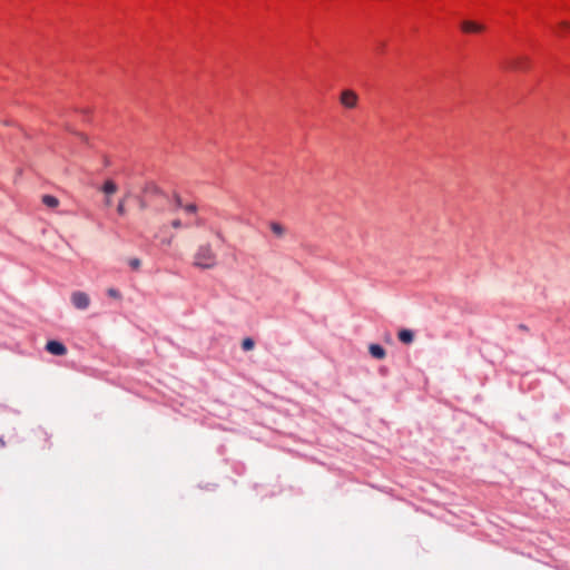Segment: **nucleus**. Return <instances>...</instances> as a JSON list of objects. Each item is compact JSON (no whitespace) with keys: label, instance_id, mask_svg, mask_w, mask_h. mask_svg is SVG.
Returning <instances> with one entry per match:
<instances>
[{"label":"nucleus","instance_id":"f257e3e1","mask_svg":"<svg viewBox=\"0 0 570 570\" xmlns=\"http://www.w3.org/2000/svg\"><path fill=\"white\" fill-rule=\"evenodd\" d=\"M193 259L194 266L200 269H213L218 264L217 254L208 243L197 247Z\"/></svg>","mask_w":570,"mask_h":570},{"label":"nucleus","instance_id":"f03ea898","mask_svg":"<svg viewBox=\"0 0 570 570\" xmlns=\"http://www.w3.org/2000/svg\"><path fill=\"white\" fill-rule=\"evenodd\" d=\"M530 66V60L525 56H518L510 59H507L503 62V68L510 69V70H527Z\"/></svg>","mask_w":570,"mask_h":570},{"label":"nucleus","instance_id":"7ed1b4c3","mask_svg":"<svg viewBox=\"0 0 570 570\" xmlns=\"http://www.w3.org/2000/svg\"><path fill=\"white\" fill-rule=\"evenodd\" d=\"M340 102L343 107L347 109H353L357 106L358 96L352 89H344L340 96Z\"/></svg>","mask_w":570,"mask_h":570},{"label":"nucleus","instance_id":"20e7f679","mask_svg":"<svg viewBox=\"0 0 570 570\" xmlns=\"http://www.w3.org/2000/svg\"><path fill=\"white\" fill-rule=\"evenodd\" d=\"M71 302L76 308L86 309L90 304V298L83 292H75L71 295Z\"/></svg>","mask_w":570,"mask_h":570},{"label":"nucleus","instance_id":"39448f33","mask_svg":"<svg viewBox=\"0 0 570 570\" xmlns=\"http://www.w3.org/2000/svg\"><path fill=\"white\" fill-rule=\"evenodd\" d=\"M461 30L464 33L476 35L484 31V26L475 21L464 20L461 22Z\"/></svg>","mask_w":570,"mask_h":570},{"label":"nucleus","instance_id":"423d86ee","mask_svg":"<svg viewBox=\"0 0 570 570\" xmlns=\"http://www.w3.org/2000/svg\"><path fill=\"white\" fill-rule=\"evenodd\" d=\"M46 350L49 353L58 356L65 355L67 353L66 346L58 341H49L47 343Z\"/></svg>","mask_w":570,"mask_h":570},{"label":"nucleus","instance_id":"0eeeda50","mask_svg":"<svg viewBox=\"0 0 570 570\" xmlns=\"http://www.w3.org/2000/svg\"><path fill=\"white\" fill-rule=\"evenodd\" d=\"M397 338L403 344L409 345L414 341V332L407 328H402L397 332Z\"/></svg>","mask_w":570,"mask_h":570},{"label":"nucleus","instance_id":"6e6552de","mask_svg":"<svg viewBox=\"0 0 570 570\" xmlns=\"http://www.w3.org/2000/svg\"><path fill=\"white\" fill-rule=\"evenodd\" d=\"M370 353L374 358L381 360L385 356L384 348L379 344L370 345Z\"/></svg>","mask_w":570,"mask_h":570},{"label":"nucleus","instance_id":"1a4fd4ad","mask_svg":"<svg viewBox=\"0 0 570 570\" xmlns=\"http://www.w3.org/2000/svg\"><path fill=\"white\" fill-rule=\"evenodd\" d=\"M269 228H271L272 233L276 237H279V238L283 237L285 235V232H286L285 227L282 224L276 223V222H272L269 224Z\"/></svg>","mask_w":570,"mask_h":570},{"label":"nucleus","instance_id":"9d476101","mask_svg":"<svg viewBox=\"0 0 570 570\" xmlns=\"http://www.w3.org/2000/svg\"><path fill=\"white\" fill-rule=\"evenodd\" d=\"M175 205L176 207L184 208V210L188 214H193L197 209L195 204H188L184 206L179 196H175Z\"/></svg>","mask_w":570,"mask_h":570},{"label":"nucleus","instance_id":"9b49d317","mask_svg":"<svg viewBox=\"0 0 570 570\" xmlns=\"http://www.w3.org/2000/svg\"><path fill=\"white\" fill-rule=\"evenodd\" d=\"M117 185L112 180H107L101 190L107 195L110 196L117 191Z\"/></svg>","mask_w":570,"mask_h":570},{"label":"nucleus","instance_id":"f8f14e48","mask_svg":"<svg viewBox=\"0 0 570 570\" xmlns=\"http://www.w3.org/2000/svg\"><path fill=\"white\" fill-rule=\"evenodd\" d=\"M42 203L47 207H50V208H55V207H57L59 205L58 198H56L55 196H51V195H45L42 197Z\"/></svg>","mask_w":570,"mask_h":570},{"label":"nucleus","instance_id":"ddd939ff","mask_svg":"<svg viewBox=\"0 0 570 570\" xmlns=\"http://www.w3.org/2000/svg\"><path fill=\"white\" fill-rule=\"evenodd\" d=\"M254 346H255V342H254L252 338H249V337L245 338V340L242 342V348H243L244 351H250V350H253V348H254Z\"/></svg>","mask_w":570,"mask_h":570},{"label":"nucleus","instance_id":"4468645a","mask_svg":"<svg viewBox=\"0 0 570 570\" xmlns=\"http://www.w3.org/2000/svg\"><path fill=\"white\" fill-rule=\"evenodd\" d=\"M107 295L111 298H116V299H119L121 297V294L118 289L116 288H108L107 289Z\"/></svg>","mask_w":570,"mask_h":570},{"label":"nucleus","instance_id":"2eb2a0df","mask_svg":"<svg viewBox=\"0 0 570 570\" xmlns=\"http://www.w3.org/2000/svg\"><path fill=\"white\" fill-rule=\"evenodd\" d=\"M559 33L564 35L570 32V23L568 22H561L559 26Z\"/></svg>","mask_w":570,"mask_h":570},{"label":"nucleus","instance_id":"dca6fc26","mask_svg":"<svg viewBox=\"0 0 570 570\" xmlns=\"http://www.w3.org/2000/svg\"><path fill=\"white\" fill-rule=\"evenodd\" d=\"M117 213L121 216L126 214L125 199H121L117 206Z\"/></svg>","mask_w":570,"mask_h":570},{"label":"nucleus","instance_id":"f3484780","mask_svg":"<svg viewBox=\"0 0 570 570\" xmlns=\"http://www.w3.org/2000/svg\"><path fill=\"white\" fill-rule=\"evenodd\" d=\"M128 264H129V266L132 269H138L140 267V259H138V258H130Z\"/></svg>","mask_w":570,"mask_h":570},{"label":"nucleus","instance_id":"a211bd4d","mask_svg":"<svg viewBox=\"0 0 570 570\" xmlns=\"http://www.w3.org/2000/svg\"><path fill=\"white\" fill-rule=\"evenodd\" d=\"M171 226H173L174 228H181V227L184 226V224L181 223V220H180V219H174V220L171 222ZM188 226H189L188 224H186V225H185V227H188Z\"/></svg>","mask_w":570,"mask_h":570},{"label":"nucleus","instance_id":"6ab92c4d","mask_svg":"<svg viewBox=\"0 0 570 570\" xmlns=\"http://www.w3.org/2000/svg\"><path fill=\"white\" fill-rule=\"evenodd\" d=\"M171 242H173V236L164 237L160 239V243L166 246H169L171 244Z\"/></svg>","mask_w":570,"mask_h":570},{"label":"nucleus","instance_id":"aec40b11","mask_svg":"<svg viewBox=\"0 0 570 570\" xmlns=\"http://www.w3.org/2000/svg\"><path fill=\"white\" fill-rule=\"evenodd\" d=\"M195 224H196L197 226H203V225H204V220H203L202 218H197V219H196V222H195Z\"/></svg>","mask_w":570,"mask_h":570},{"label":"nucleus","instance_id":"412c9836","mask_svg":"<svg viewBox=\"0 0 570 570\" xmlns=\"http://www.w3.org/2000/svg\"><path fill=\"white\" fill-rule=\"evenodd\" d=\"M215 235L220 239L224 240L223 234L219 230L215 232Z\"/></svg>","mask_w":570,"mask_h":570},{"label":"nucleus","instance_id":"4be33fe9","mask_svg":"<svg viewBox=\"0 0 570 570\" xmlns=\"http://www.w3.org/2000/svg\"><path fill=\"white\" fill-rule=\"evenodd\" d=\"M106 205L107 206H110L111 205V199L109 196L106 197V200H105Z\"/></svg>","mask_w":570,"mask_h":570}]
</instances>
